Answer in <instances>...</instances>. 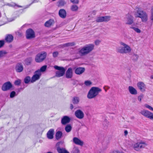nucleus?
<instances>
[{
    "label": "nucleus",
    "mask_w": 153,
    "mask_h": 153,
    "mask_svg": "<svg viewBox=\"0 0 153 153\" xmlns=\"http://www.w3.org/2000/svg\"><path fill=\"white\" fill-rule=\"evenodd\" d=\"M63 143L64 142L62 141H59L57 143L56 146V149L58 148V147L61 148V145H62Z\"/></svg>",
    "instance_id": "e433bc0d"
},
{
    "label": "nucleus",
    "mask_w": 153,
    "mask_h": 153,
    "mask_svg": "<svg viewBox=\"0 0 153 153\" xmlns=\"http://www.w3.org/2000/svg\"><path fill=\"white\" fill-rule=\"evenodd\" d=\"M127 22L126 24L131 25L133 22V17L130 15H128L126 16Z\"/></svg>",
    "instance_id": "412c9836"
},
{
    "label": "nucleus",
    "mask_w": 153,
    "mask_h": 153,
    "mask_svg": "<svg viewBox=\"0 0 153 153\" xmlns=\"http://www.w3.org/2000/svg\"><path fill=\"white\" fill-rule=\"evenodd\" d=\"M136 17L140 18L142 22H146L148 19L147 14L145 11L139 8L135 13Z\"/></svg>",
    "instance_id": "20e7f679"
},
{
    "label": "nucleus",
    "mask_w": 153,
    "mask_h": 153,
    "mask_svg": "<svg viewBox=\"0 0 153 153\" xmlns=\"http://www.w3.org/2000/svg\"><path fill=\"white\" fill-rule=\"evenodd\" d=\"M4 44V40H0V48H2Z\"/></svg>",
    "instance_id": "49530a36"
},
{
    "label": "nucleus",
    "mask_w": 153,
    "mask_h": 153,
    "mask_svg": "<svg viewBox=\"0 0 153 153\" xmlns=\"http://www.w3.org/2000/svg\"><path fill=\"white\" fill-rule=\"evenodd\" d=\"M85 71V69L84 67H78L75 68V73L77 75H80L83 73Z\"/></svg>",
    "instance_id": "2eb2a0df"
},
{
    "label": "nucleus",
    "mask_w": 153,
    "mask_h": 153,
    "mask_svg": "<svg viewBox=\"0 0 153 153\" xmlns=\"http://www.w3.org/2000/svg\"><path fill=\"white\" fill-rule=\"evenodd\" d=\"M47 68V66L46 65H44L40 68L39 70H38L37 71H39L40 73L41 72H44L46 71Z\"/></svg>",
    "instance_id": "473e14b6"
},
{
    "label": "nucleus",
    "mask_w": 153,
    "mask_h": 153,
    "mask_svg": "<svg viewBox=\"0 0 153 153\" xmlns=\"http://www.w3.org/2000/svg\"><path fill=\"white\" fill-rule=\"evenodd\" d=\"M152 111H153V110H152Z\"/></svg>",
    "instance_id": "338daca9"
},
{
    "label": "nucleus",
    "mask_w": 153,
    "mask_h": 153,
    "mask_svg": "<svg viewBox=\"0 0 153 153\" xmlns=\"http://www.w3.org/2000/svg\"><path fill=\"white\" fill-rule=\"evenodd\" d=\"M151 15H153V7H152L151 10Z\"/></svg>",
    "instance_id": "6e6d98bb"
},
{
    "label": "nucleus",
    "mask_w": 153,
    "mask_h": 153,
    "mask_svg": "<svg viewBox=\"0 0 153 153\" xmlns=\"http://www.w3.org/2000/svg\"><path fill=\"white\" fill-rule=\"evenodd\" d=\"M31 80L30 77L29 76H26L24 79V82L25 84H28Z\"/></svg>",
    "instance_id": "2f4dec72"
},
{
    "label": "nucleus",
    "mask_w": 153,
    "mask_h": 153,
    "mask_svg": "<svg viewBox=\"0 0 153 153\" xmlns=\"http://www.w3.org/2000/svg\"><path fill=\"white\" fill-rule=\"evenodd\" d=\"M71 119L70 117L67 116H63L61 120V123L63 125H65L68 123L70 121Z\"/></svg>",
    "instance_id": "4468645a"
},
{
    "label": "nucleus",
    "mask_w": 153,
    "mask_h": 153,
    "mask_svg": "<svg viewBox=\"0 0 153 153\" xmlns=\"http://www.w3.org/2000/svg\"><path fill=\"white\" fill-rule=\"evenodd\" d=\"M100 41L99 40H96L95 41V44L96 45H98L100 43Z\"/></svg>",
    "instance_id": "603ef678"
},
{
    "label": "nucleus",
    "mask_w": 153,
    "mask_h": 153,
    "mask_svg": "<svg viewBox=\"0 0 153 153\" xmlns=\"http://www.w3.org/2000/svg\"><path fill=\"white\" fill-rule=\"evenodd\" d=\"M124 133L125 135H126L128 134V132L127 130H126L124 131Z\"/></svg>",
    "instance_id": "bf43d9fd"
},
{
    "label": "nucleus",
    "mask_w": 153,
    "mask_h": 153,
    "mask_svg": "<svg viewBox=\"0 0 153 153\" xmlns=\"http://www.w3.org/2000/svg\"><path fill=\"white\" fill-rule=\"evenodd\" d=\"M72 127L70 124L67 125L65 128V130L67 132H70L72 129Z\"/></svg>",
    "instance_id": "7c9ffc66"
},
{
    "label": "nucleus",
    "mask_w": 153,
    "mask_h": 153,
    "mask_svg": "<svg viewBox=\"0 0 153 153\" xmlns=\"http://www.w3.org/2000/svg\"><path fill=\"white\" fill-rule=\"evenodd\" d=\"M41 75V73L39 71H36L34 73V75L31 78L30 82L33 83L35 82L36 80H39L40 79Z\"/></svg>",
    "instance_id": "1a4fd4ad"
},
{
    "label": "nucleus",
    "mask_w": 153,
    "mask_h": 153,
    "mask_svg": "<svg viewBox=\"0 0 153 153\" xmlns=\"http://www.w3.org/2000/svg\"><path fill=\"white\" fill-rule=\"evenodd\" d=\"M112 153H124L123 152H120L119 151H113Z\"/></svg>",
    "instance_id": "5fc2aeb1"
},
{
    "label": "nucleus",
    "mask_w": 153,
    "mask_h": 153,
    "mask_svg": "<svg viewBox=\"0 0 153 153\" xmlns=\"http://www.w3.org/2000/svg\"><path fill=\"white\" fill-rule=\"evenodd\" d=\"M32 60V58L31 57H29L25 59L24 60V62L26 65H29L31 64Z\"/></svg>",
    "instance_id": "a878e982"
},
{
    "label": "nucleus",
    "mask_w": 153,
    "mask_h": 153,
    "mask_svg": "<svg viewBox=\"0 0 153 153\" xmlns=\"http://www.w3.org/2000/svg\"><path fill=\"white\" fill-rule=\"evenodd\" d=\"M140 113L145 117L153 120V113L150 111L143 109L140 112Z\"/></svg>",
    "instance_id": "0eeeda50"
},
{
    "label": "nucleus",
    "mask_w": 153,
    "mask_h": 153,
    "mask_svg": "<svg viewBox=\"0 0 153 153\" xmlns=\"http://www.w3.org/2000/svg\"><path fill=\"white\" fill-rule=\"evenodd\" d=\"M75 44L74 42H71V43H68L65 44L63 45V46L64 47H68V46H72L74 45Z\"/></svg>",
    "instance_id": "c9c22d12"
},
{
    "label": "nucleus",
    "mask_w": 153,
    "mask_h": 153,
    "mask_svg": "<svg viewBox=\"0 0 153 153\" xmlns=\"http://www.w3.org/2000/svg\"><path fill=\"white\" fill-rule=\"evenodd\" d=\"M59 15L61 18L64 19L66 16V12L64 9H60L59 11Z\"/></svg>",
    "instance_id": "aec40b11"
},
{
    "label": "nucleus",
    "mask_w": 153,
    "mask_h": 153,
    "mask_svg": "<svg viewBox=\"0 0 153 153\" xmlns=\"http://www.w3.org/2000/svg\"><path fill=\"white\" fill-rule=\"evenodd\" d=\"M17 6L18 7H22V6L20 5H18L16 4H15V6Z\"/></svg>",
    "instance_id": "052dcab7"
},
{
    "label": "nucleus",
    "mask_w": 153,
    "mask_h": 153,
    "mask_svg": "<svg viewBox=\"0 0 153 153\" xmlns=\"http://www.w3.org/2000/svg\"><path fill=\"white\" fill-rule=\"evenodd\" d=\"M145 106L146 107L148 108L150 110H153V108H152L151 106L148 105V104H145Z\"/></svg>",
    "instance_id": "09e8293b"
},
{
    "label": "nucleus",
    "mask_w": 153,
    "mask_h": 153,
    "mask_svg": "<svg viewBox=\"0 0 153 153\" xmlns=\"http://www.w3.org/2000/svg\"><path fill=\"white\" fill-rule=\"evenodd\" d=\"M65 2L64 1L61 0L59 1V6H64L65 5Z\"/></svg>",
    "instance_id": "a18cd8bd"
},
{
    "label": "nucleus",
    "mask_w": 153,
    "mask_h": 153,
    "mask_svg": "<svg viewBox=\"0 0 153 153\" xmlns=\"http://www.w3.org/2000/svg\"><path fill=\"white\" fill-rule=\"evenodd\" d=\"M146 145V144L144 142L137 143L134 145V148L135 150L139 151L140 149L144 148Z\"/></svg>",
    "instance_id": "9d476101"
},
{
    "label": "nucleus",
    "mask_w": 153,
    "mask_h": 153,
    "mask_svg": "<svg viewBox=\"0 0 153 153\" xmlns=\"http://www.w3.org/2000/svg\"><path fill=\"white\" fill-rule=\"evenodd\" d=\"M120 44L123 46H119L117 48L116 51L117 53L121 54L130 53L131 49L128 45L122 42H120Z\"/></svg>",
    "instance_id": "f257e3e1"
},
{
    "label": "nucleus",
    "mask_w": 153,
    "mask_h": 153,
    "mask_svg": "<svg viewBox=\"0 0 153 153\" xmlns=\"http://www.w3.org/2000/svg\"><path fill=\"white\" fill-rule=\"evenodd\" d=\"M47 53L45 51H42L38 53L35 58V61L40 63L43 61L46 57Z\"/></svg>",
    "instance_id": "39448f33"
},
{
    "label": "nucleus",
    "mask_w": 153,
    "mask_h": 153,
    "mask_svg": "<svg viewBox=\"0 0 153 153\" xmlns=\"http://www.w3.org/2000/svg\"><path fill=\"white\" fill-rule=\"evenodd\" d=\"M128 90L129 92L132 94H136L137 93V90L133 87L131 86L128 87Z\"/></svg>",
    "instance_id": "b1692460"
},
{
    "label": "nucleus",
    "mask_w": 153,
    "mask_h": 153,
    "mask_svg": "<svg viewBox=\"0 0 153 153\" xmlns=\"http://www.w3.org/2000/svg\"><path fill=\"white\" fill-rule=\"evenodd\" d=\"M70 1L73 4H78L79 3V0H70Z\"/></svg>",
    "instance_id": "de8ad7c7"
},
{
    "label": "nucleus",
    "mask_w": 153,
    "mask_h": 153,
    "mask_svg": "<svg viewBox=\"0 0 153 153\" xmlns=\"http://www.w3.org/2000/svg\"><path fill=\"white\" fill-rule=\"evenodd\" d=\"M34 0L33 1H32V2L31 3V4H30V5H30L31 4H32L34 2Z\"/></svg>",
    "instance_id": "0e129e2a"
},
{
    "label": "nucleus",
    "mask_w": 153,
    "mask_h": 153,
    "mask_svg": "<svg viewBox=\"0 0 153 153\" xmlns=\"http://www.w3.org/2000/svg\"><path fill=\"white\" fill-rule=\"evenodd\" d=\"M109 122L106 119L105 120L103 121V125L105 127H107L109 125Z\"/></svg>",
    "instance_id": "4c0bfd02"
},
{
    "label": "nucleus",
    "mask_w": 153,
    "mask_h": 153,
    "mask_svg": "<svg viewBox=\"0 0 153 153\" xmlns=\"http://www.w3.org/2000/svg\"><path fill=\"white\" fill-rule=\"evenodd\" d=\"M7 52L5 51H0V57H2Z\"/></svg>",
    "instance_id": "79ce46f5"
},
{
    "label": "nucleus",
    "mask_w": 153,
    "mask_h": 153,
    "mask_svg": "<svg viewBox=\"0 0 153 153\" xmlns=\"http://www.w3.org/2000/svg\"><path fill=\"white\" fill-rule=\"evenodd\" d=\"M13 37L11 34H7L5 38L6 41L8 43L11 42L13 40Z\"/></svg>",
    "instance_id": "5701e85b"
},
{
    "label": "nucleus",
    "mask_w": 153,
    "mask_h": 153,
    "mask_svg": "<svg viewBox=\"0 0 153 153\" xmlns=\"http://www.w3.org/2000/svg\"><path fill=\"white\" fill-rule=\"evenodd\" d=\"M73 74L72 68H69L66 72V77L67 79L71 78L73 76Z\"/></svg>",
    "instance_id": "dca6fc26"
},
{
    "label": "nucleus",
    "mask_w": 153,
    "mask_h": 153,
    "mask_svg": "<svg viewBox=\"0 0 153 153\" xmlns=\"http://www.w3.org/2000/svg\"><path fill=\"white\" fill-rule=\"evenodd\" d=\"M16 93L15 91H12L10 93V97L11 98L14 97L16 95Z\"/></svg>",
    "instance_id": "a19ab883"
},
{
    "label": "nucleus",
    "mask_w": 153,
    "mask_h": 153,
    "mask_svg": "<svg viewBox=\"0 0 153 153\" xmlns=\"http://www.w3.org/2000/svg\"><path fill=\"white\" fill-rule=\"evenodd\" d=\"M137 86L138 88L142 92H144L145 91L146 88V85L142 82H140L137 84Z\"/></svg>",
    "instance_id": "6ab92c4d"
},
{
    "label": "nucleus",
    "mask_w": 153,
    "mask_h": 153,
    "mask_svg": "<svg viewBox=\"0 0 153 153\" xmlns=\"http://www.w3.org/2000/svg\"><path fill=\"white\" fill-rule=\"evenodd\" d=\"M84 84L86 86H89L92 84L91 82L89 80L85 81V82Z\"/></svg>",
    "instance_id": "ea45409f"
},
{
    "label": "nucleus",
    "mask_w": 153,
    "mask_h": 153,
    "mask_svg": "<svg viewBox=\"0 0 153 153\" xmlns=\"http://www.w3.org/2000/svg\"><path fill=\"white\" fill-rule=\"evenodd\" d=\"M143 94H141L138 97V100L139 101L141 102L142 99L143 98Z\"/></svg>",
    "instance_id": "8fccbe9b"
},
{
    "label": "nucleus",
    "mask_w": 153,
    "mask_h": 153,
    "mask_svg": "<svg viewBox=\"0 0 153 153\" xmlns=\"http://www.w3.org/2000/svg\"><path fill=\"white\" fill-rule=\"evenodd\" d=\"M26 37L27 39H30L35 37L33 30L31 28L28 29L26 31Z\"/></svg>",
    "instance_id": "6e6552de"
},
{
    "label": "nucleus",
    "mask_w": 153,
    "mask_h": 153,
    "mask_svg": "<svg viewBox=\"0 0 153 153\" xmlns=\"http://www.w3.org/2000/svg\"><path fill=\"white\" fill-rule=\"evenodd\" d=\"M78 9V7L76 5H72L71 8V10L73 11H77Z\"/></svg>",
    "instance_id": "72a5a7b5"
},
{
    "label": "nucleus",
    "mask_w": 153,
    "mask_h": 153,
    "mask_svg": "<svg viewBox=\"0 0 153 153\" xmlns=\"http://www.w3.org/2000/svg\"><path fill=\"white\" fill-rule=\"evenodd\" d=\"M129 55H131V58L134 62L137 61L139 58V56L137 54H136L134 53H130Z\"/></svg>",
    "instance_id": "4be33fe9"
},
{
    "label": "nucleus",
    "mask_w": 153,
    "mask_h": 153,
    "mask_svg": "<svg viewBox=\"0 0 153 153\" xmlns=\"http://www.w3.org/2000/svg\"><path fill=\"white\" fill-rule=\"evenodd\" d=\"M73 142L76 144L80 146H83L84 144L83 141L76 137H74L73 138Z\"/></svg>",
    "instance_id": "a211bd4d"
},
{
    "label": "nucleus",
    "mask_w": 153,
    "mask_h": 153,
    "mask_svg": "<svg viewBox=\"0 0 153 153\" xmlns=\"http://www.w3.org/2000/svg\"><path fill=\"white\" fill-rule=\"evenodd\" d=\"M151 78L153 79V76H151Z\"/></svg>",
    "instance_id": "69168bd1"
},
{
    "label": "nucleus",
    "mask_w": 153,
    "mask_h": 153,
    "mask_svg": "<svg viewBox=\"0 0 153 153\" xmlns=\"http://www.w3.org/2000/svg\"><path fill=\"white\" fill-rule=\"evenodd\" d=\"M59 54V53L57 51L54 52L53 53V56L54 58L57 57Z\"/></svg>",
    "instance_id": "c03bdc74"
},
{
    "label": "nucleus",
    "mask_w": 153,
    "mask_h": 153,
    "mask_svg": "<svg viewBox=\"0 0 153 153\" xmlns=\"http://www.w3.org/2000/svg\"><path fill=\"white\" fill-rule=\"evenodd\" d=\"M53 20L50 19L45 22V25L46 27H49L53 24Z\"/></svg>",
    "instance_id": "c85d7f7f"
},
{
    "label": "nucleus",
    "mask_w": 153,
    "mask_h": 153,
    "mask_svg": "<svg viewBox=\"0 0 153 153\" xmlns=\"http://www.w3.org/2000/svg\"><path fill=\"white\" fill-rule=\"evenodd\" d=\"M72 101L74 104H77L79 102V97L74 96L72 99Z\"/></svg>",
    "instance_id": "cd10ccee"
},
{
    "label": "nucleus",
    "mask_w": 153,
    "mask_h": 153,
    "mask_svg": "<svg viewBox=\"0 0 153 153\" xmlns=\"http://www.w3.org/2000/svg\"><path fill=\"white\" fill-rule=\"evenodd\" d=\"M56 150L58 153H69V152L65 148L58 147L56 149Z\"/></svg>",
    "instance_id": "393cba45"
},
{
    "label": "nucleus",
    "mask_w": 153,
    "mask_h": 153,
    "mask_svg": "<svg viewBox=\"0 0 153 153\" xmlns=\"http://www.w3.org/2000/svg\"><path fill=\"white\" fill-rule=\"evenodd\" d=\"M75 115L77 118L79 119L83 118L84 117V113L80 109L77 110L75 111Z\"/></svg>",
    "instance_id": "ddd939ff"
},
{
    "label": "nucleus",
    "mask_w": 153,
    "mask_h": 153,
    "mask_svg": "<svg viewBox=\"0 0 153 153\" xmlns=\"http://www.w3.org/2000/svg\"><path fill=\"white\" fill-rule=\"evenodd\" d=\"M23 88H19L17 91V92H20L21 91L23 90Z\"/></svg>",
    "instance_id": "864d4df0"
},
{
    "label": "nucleus",
    "mask_w": 153,
    "mask_h": 153,
    "mask_svg": "<svg viewBox=\"0 0 153 153\" xmlns=\"http://www.w3.org/2000/svg\"><path fill=\"white\" fill-rule=\"evenodd\" d=\"M102 91V90L97 87H93L89 90L87 95L89 99H92L95 97Z\"/></svg>",
    "instance_id": "7ed1b4c3"
},
{
    "label": "nucleus",
    "mask_w": 153,
    "mask_h": 153,
    "mask_svg": "<svg viewBox=\"0 0 153 153\" xmlns=\"http://www.w3.org/2000/svg\"><path fill=\"white\" fill-rule=\"evenodd\" d=\"M54 133V131L53 129L51 128L50 129L47 134V138L49 139H51L53 138Z\"/></svg>",
    "instance_id": "f3484780"
},
{
    "label": "nucleus",
    "mask_w": 153,
    "mask_h": 153,
    "mask_svg": "<svg viewBox=\"0 0 153 153\" xmlns=\"http://www.w3.org/2000/svg\"><path fill=\"white\" fill-rule=\"evenodd\" d=\"M103 22H107L110 20L111 17L109 16H102Z\"/></svg>",
    "instance_id": "c756f323"
},
{
    "label": "nucleus",
    "mask_w": 153,
    "mask_h": 153,
    "mask_svg": "<svg viewBox=\"0 0 153 153\" xmlns=\"http://www.w3.org/2000/svg\"><path fill=\"white\" fill-rule=\"evenodd\" d=\"M23 69V64L21 62L17 63L15 67V69L17 73H20L22 72Z\"/></svg>",
    "instance_id": "f8f14e48"
},
{
    "label": "nucleus",
    "mask_w": 153,
    "mask_h": 153,
    "mask_svg": "<svg viewBox=\"0 0 153 153\" xmlns=\"http://www.w3.org/2000/svg\"><path fill=\"white\" fill-rule=\"evenodd\" d=\"M94 46L93 44L87 45L79 50V53L81 56L86 55L94 49Z\"/></svg>",
    "instance_id": "f03ea898"
},
{
    "label": "nucleus",
    "mask_w": 153,
    "mask_h": 153,
    "mask_svg": "<svg viewBox=\"0 0 153 153\" xmlns=\"http://www.w3.org/2000/svg\"><path fill=\"white\" fill-rule=\"evenodd\" d=\"M96 21L97 22H103V19L102 16H99L97 17L96 19Z\"/></svg>",
    "instance_id": "f704fd0d"
},
{
    "label": "nucleus",
    "mask_w": 153,
    "mask_h": 153,
    "mask_svg": "<svg viewBox=\"0 0 153 153\" xmlns=\"http://www.w3.org/2000/svg\"><path fill=\"white\" fill-rule=\"evenodd\" d=\"M54 68L59 71L56 72L55 76L56 77H59L63 76L65 74V70L64 67L55 65L54 66Z\"/></svg>",
    "instance_id": "423d86ee"
},
{
    "label": "nucleus",
    "mask_w": 153,
    "mask_h": 153,
    "mask_svg": "<svg viewBox=\"0 0 153 153\" xmlns=\"http://www.w3.org/2000/svg\"><path fill=\"white\" fill-rule=\"evenodd\" d=\"M134 117H131V119H134Z\"/></svg>",
    "instance_id": "e2e57ef3"
},
{
    "label": "nucleus",
    "mask_w": 153,
    "mask_h": 153,
    "mask_svg": "<svg viewBox=\"0 0 153 153\" xmlns=\"http://www.w3.org/2000/svg\"><path fill=\"white\" fill-rule=\"evenodd\" d=\"M62 132L60 131H58L56 133V138L57 140H59L62 137Z\"/></svg>",
    "instance_id": "bb28decb"
},
{
    "label": "nucleus",
    "mask_w": 153,
    "mask_h": 153,
    "mask_svg": "<svg viewBox=\"0 0 153 153\" xmlns=\"http://www.w3.org/2000/svg\"><path fill=\"white\" fill-rule=\"evenodd\" d=\"M74 108V106L72 104H70V108L72 110Z\"/></svg>",
    "instance_id": "4d7b16f0"
},
{
    "label": "nucleus",
    "mask_w": 153,
    "mask_h": 153,
    "mask_svg": "<svg viewBox=\"0 0 153 153\" xmlns=\"http://www.w3.org/2000/svg\"><path fill=\"white\" fill-rule=\"evenodd\" d=\"M150 20L153 22V15H150Z\"/></svg>",
    "instance_id": "13d9d810"
},
{
    "label": "nucleus",
    "mask_w": 153,
    "mask_h": 153,
    "mask_svg": "<svg viewBox=\"0 0 153 153\" xmlns=\"http://www.w3.org/2000/svg\"><path fill=\"white\" fill-rule=\"evenodd\" d=\"M131 28L134 30V31L137 33H139L141 32L140 30L137 28L135 27H132Z\"/></svg>",
    "instance_id": "37998d69"
},
{
    "label": "nucleus",
    "mask_w": 153,
    "mask_h": 153,
    "mask_svg": "<svg viewBox=\"0 0 153 153\" xmlns=\"http://www.w3.org/2000/svg\"><path fill=\"white\" fill-rule=\"evenodd\" d=\"M73 153H79V151L78 149H75L73 151Z\"/></svg>",
    "instance_id": "3c124183"
},
{
    "label": "nucleus",
    "mask_w": 153,
    "mask_h": 153,
    "mask_svg": "<svg viewBox=\"0 0 153 153\" xmlns=\"http://www.w3.org/2000/svg\"><path fill=\"white\" fill-rule=\"evenodd\" d=\"M76 83V81H74L73 84L74 85H75Z\"/></svg>",
    "instance_id": "680f3d73"
},
{
    "label": "nucleus",
    "mask_w": 153,
    "mask_h": 153,
    "mask_svg": "<svg viewBox=\"0 0 153 153\" xmlns=\"http://www.w3.org/2000/svg\"><path fill=\"white\" fill-rule=\"evenodd\" d=\"M12 87V84L10 82H7L4 83L2 85L1 89L4 91L9 90Z\"/></svg>",
    "instance_id": "9b49d317"
},
{
    "label": "nucleus",
    "mask_w": 153,
    "mask_h": 153,
    "mask_svg": "<svg viewBox=\"0 0 153 153\" xmlns=\"http://www.w3.org/2000/svg\"><path fill=\"white\" fill-rule=\"evenodd\" d=\"M21 83V80L18 79L15 80L14 82V84L16 85H19Z\"/></svg>",
    "instance_id": "58836bf2"
}]
</instances>
